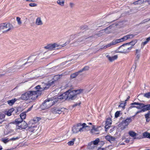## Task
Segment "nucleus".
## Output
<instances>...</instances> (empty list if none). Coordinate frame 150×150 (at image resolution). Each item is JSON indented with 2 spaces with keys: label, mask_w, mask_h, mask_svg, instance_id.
I'll use <instances>...</instances> for the list:
<instances>
[{
  "label": "nucleus",
  "mask_w": 150,
  "mask_h": 150,
  "mask_svg": "<svg viewBox=\"0 0 150 150\" xmlns=\"http://www.w3.org/2000/svg\"><path fill=\"white\" fill-rule=\"evenodd\" d=\"M83 91V89H81L72 91L69 89L62 95L58 96H55L54 97H57V102L59 99H65L69 101L77 100L79 98V95Z\"/></svg>",
  "instance_id": "obj_1"
},
{
  "label": "nucleus",
  "mask_w": 150,
  "mask_h": 150,
  "mask_svg": "<svg viewBox=\"0 0 150 150\" xmlns=\"http://www.w3.org/2000/svg\"><path fill=\"white\" fill-rule=\"evenodd\" d=\"M59 79V76H55L52 80L49 81L48 83H42L41 85L37 86L35 87L34 88L37 90V91L38 92L39 95H40L42 91L47 90L50 86H55L56 83L57 82V80Z\"/></svg>",
  "instance_id": "obj_2"
},
{
  "label": "nucleus",
  "mask_w": 150,
  "mask_h": 150,
  "mask_svg": "<svg viewBox=\"0 0 150 150\" xmlns=\"http://www.w3.org/2000/svg\"><path fill=\"white\" fill-rule=\"evenodd\" d=\"M57 102V97H54L45 100L40 106L39 108L42 110H44L50 108Z\"/></svg>",
  "instance_id": "obj_3"
},
{
  "label": "nucleus",
  "mask_w": 150,
  "mask_h": 150,
  "mask_svg": "<svg viewBox=\"0 0 150 150\" xmlns=\"http://www.w3.org/2000/svg\"><path fill=\"white\" fill-rule=\"evenodd\" d=\"M69 42H66L64 44L61 45H59L56 43L53 44H49L44 47L45 49L51 50H53L58 49L61 47H64L69 43Z\"/></svg>",
  "instance_id": "obj_4"
},
{
  "label": "nucleus",
  "mask_w": 150,
  "mask_h": 150,
  "mask_svg": "<svg viewBox=\"0 0 150 150\" xmlns=\"http://www.w3.org/2000/svg\"><path fill=\"white\" fill-rule=\"evenodd\" d=\"M118 50V52L126 53L129 52L132 50V47H129L127 43L124 44L119 47Z\"/></svg>",
  "instance_id": "obj_5"
},
{
  "label": "nucleus",
  "mask_w": 150,
  "mask_h": 150,
  "mask_svg": "<svg viewBox=\"0 0 150 150\" xmlns=\"http://www.w3.org/2000/svg\"><path fill=\"white\" fill-rule=\"evenodd\" d=\"M27 92L29 99L35 100L39 96L38 92L36 91H28Z\"/></svg>",
  "instance_id": "obj_6"
},
{
  "label": "nucleus",
  "mask_w": 150,
  "mask_h": 150,
  "mask_svg": "<svg viewBox=\"0 0 150 150\" xmlns=\"http://www.w3.org/2000/svg\"><path fill=\"white\" fill-rule=\"evenodd\" d=\"M26 113L25 112H23L21 113L20 115V118L16 119L15 120L14 122L17 125H19L21 123L23 119L25 118L26 117Z\"/></svg>",
  "instance_id": "obj_7"
},
{
  "label": "nucleus",
  "mask_w": 150,
  "mask_h": 150,
  "mask_svg": "<svg viewBox=\"0 0 150 150\" xmlns=\"http://www.w3.org/2000/svg\"><path fill=\"white\" fill-rule=\"evenodd\" d=\"M65 110L64 108H60L59 107H54L52 109V111L54 114H61Z\"/></svg>",
  "instance_id": "obj_8"
},
{
  "label": "nucleus",
  "mask_w": 150,
  "mask_h": 150,
  "mask_svg": "<svg viewBox=\"0 0 150 150\" xmlns=\"http://www.w3.org/2000/svg\"><path fill=\"white\" fill-rule=\"evenodd\" d=\"M100 142V140L98 138H97L96 140H95L89 143L88 144V146H90L91 147V148H89V149H92V147H93V148L94 147V145L93 146H92L91 145L93 144L94 145H96L98 144V143Z\"/></svg>",
  "instance_id": "obj_9"
},
{
  "label": "nucleus",
  "mask_w": 150,
  "mask_h": 150,
  "mask_svg": "<svg viewBox=\"0 0 150 150\" xmlns=\"http://www.w3.org/2000/svg\"><path fill=\"white\" fill-rule=\"evenodd\" d=\"M21 123V125L20 126H18V127L17 128V129H20L21 128L22 129H25L28 127V125L25 121L23 120Z\"/></svg>",
  "instance_id": "obj_10"
},
{
  "label": "nucleus",
  "mask_w": 150,
  "mask_h": 150,
  "mask_svg": "<svg viewBox=\"0 0 150 150\" xmlns=\"http://www.w3.org/2000/svg\"><path fill=\"white\" fill-rule=\"evenodd\" d=\"M14 28L12 25L9 23H6L5 25V28H8V29L4 31L3 33L7 32L11 29H13Z\"/></svg>",
  "instance_id": "obj_11"
},
{
  "label": "nucleus",
  "mask_w": 150,
  "mask_h": 150,
  "mask_svg": "<svg viewBox=\"0 0 150 150\" xmlns=\"http://www.w3.org/2000/svg\"><path fill=\"white\" fill-rule=\"evenodd\" d=\"M32 57H28V60H29V62H25L23 64V66L25 65L26 64H28V66L31 65L35 61V59L32 58Z\"/></svg>",
  "instance_id": "obj_12"
},
{
  "label": "nucleus",
  "mask_w": 150,
  "mask_h": 150,
  "mask_svg": "<svg viewBox=\"0 0 150 150\" xmlns=\"http://www.w3.org/2000/svg\"><path fill=\"white\" fill-rule=\"evenodd\" d=\"M137 106H131L128 108V110L133 108H136L138 109H142L144 107V103H139Z\"/></svg>",
  "instance_id": "obj_13"
},
{
  "label": "nucleus",
  "mask_w": 150,
  "mask_h": 150,
  "mask_svg": "<svg viewBox=\"0 0 150 150\" xmlns=\"http://www.w3.org/2000/svg\"><path fill=\"white\" fill-rule=\"evenodd\" d=\"M106 57L110 62H112L116 59L118 57V56L117 55H115L112 57H110L109 55H107L106 56Z\"/></svg>",
  "instance_id": "obj_14"
},
{
  "label": "nucleus",
  "mask_w": 150,
  "mask_h": 150,
  "mask_svg": "<svg viewBox=\"0 0 150 150\" xmlns=\"http://www.w3.org/2000/svg\"><path fill=\"white\" fill-rule=\"evenodd\" d=\"M131 118L132 117H130L129 118H127L125 120L122 121L121 122V124H127V125H128L132 121Z\"/></svg>",
  "instance_id": "obj_15"
},
{
  "label": "nucleus",
  "mask_w": 150,
  "mask_h": 150,
  "mask_svg": "<svg viewBox=\"0 0 150 150\" xmlns=\"http://www.w3.org/2000/svg\"><path fill=\"white\" fill-rule=\"evenodd\" d=\"M27 92L22 95L21 96L20 98V99L23 100H27L29 99L28 95H27Z\"/></svg>",
  "instance_id": "obj_16"
},
{
  "label": "nucleus",
  "mask_w": 150,
  "mask_h": 150,
  "mask_svg": "<svg viewBox=\"0 0 150 150\" xmlns=\"http://www.w3.org/2000/svg\"><path fill=\"white\" fill-rule=\"evenodd\" d=\"M137 40L136 39L130 42L127 43L129 47H132V49L133 48V46L137 42Z\"/></svg>",
  "instance_id": "obj_17"
},
{
  "label": "nucleus",
  "mask_w": 150,
  "mask_h": 150,
  "mask_svg": "<svg viewBox=\"0 0 150 150\" xmlns=\"http://www.w3.org/2000/svg\"><path fill=\"white\" fill-rule=\"evenodd\" d=\"M16 68V66H14L12 67L11 68L10 67L9 69L6 71V73H10L11 72H13L15 71L16 70L15 69Z\"/></svg>",
  "instance_id": "obj_18"
},
{
  "label": "nucleus",
  "mask_w": 150,
  "mask_h": 150,
  "mask_svg": "<svg viewBox=\"0 0 150 150\" xmlns=\"http://www.w3.org/2000/svg\"><path fill=\"white\" fill-rule=\"evenodd\" d=\"M35 23L38 25H41L43 24V23L41 20L40 18L38 17L36 19Z\"/></svg>",
  "instance_id": "obj_19"
},
{
  "label": "nucleus",
  "mask_w": 150,
  "mask_h": 150,
  "mask_svg": "<svg viewBox=\"0 0 150 150\" xmlns=\"http://www.w3.org/2000/svg\"><path fill=\"white\" fill-rule=\"evenodd\" d=\"M142 138H147L150 139V133L146 132L143 133Z\"/></svg>",
  "instance_id": "obj_20"
},
{
  "label": "nucleus",
  "mask_w": 150,
  "mask_h": 150,
  "mask_svg": "<svg viewBox=\"0 0 150 150\" xmlns=\"http://www.w3.org/2000/svg\"><path fill=\"white\" fill-rule=\"evenodd\" d=\"M72 130L73 133H77L79 132V128L78 126H74L73 127Z\"/></svg>",
  "instance_id": "obj_21"
},
{
  "label": "nucleus",
  "mask_w": 150,
  "mask_h": 150,
  "mask_svg": "<svg viewBox=\"0 0 150 150\" xmlns=\"http://www.w3.org/2000/svg\"><path fill=\"white\" fill-rule=\"evenodd\" d=\"M16 100H17L16 98H14L11 100H8L7 101V103L9 105L11 106L14 104Z\"/></svg>",
  "instance_id": "obj_22"
},
{
  "label": "nucleus",
  "mask_w": 150,
  "mask_h": 150,
  "mask_svg": "<svg viewBox=\"0 0 150 150\" xmlns=\"http://www.w3.org/2000/svg\"><path fill=\"white\" fill-rule=\"evenodd\" d=\"M129 134L130 136L134 137V139H136L135 137L137 135V134L133 131H130L129 132Z\"/></svg>",
  "instance_id": "obj_23"
},
{
  "label": "nucleus",
  "mask_w": 150,
  "mask_h": 150,
  "mask_svg": "<svg viewBox=\"0 0 150 150\" xmlns=\"http://www.w3.org/2000/svg\"><path fill=\"white\" fill-rule=\"evenodd\" d=\"M89 66H85L83 68L79 71V72L81 73L83 71H88L89 70Z\"/></svg>",
  "instance_id": "obj_24"
},
{
  "label": "nucleus",
  "mask_w": 150,
  "mask_h": 150,
  "mask_svg": "<svg viewBox=\"0 0 150 150\" xmlns=\"http://www.w3.org/2000/svg\"><path fill=\"white\" fill-rule=\"evenodd\" d=\"M41 118L40 117H37L36 118H34L33 120L31 121L30 122L33 124L34 123H36Z\"/></svg>",
  "instance_id": "obj_25"
},
{
  "label": "nucleus",
  "mask_w": 150,
  "mask_h": 150,
  "mask_svg": "<svg viewBox=\"0 0 150 150\" xmlns=\"http://www.w3.org/2000/svg\"><path fill=\"white\" fill-rule=\"evenodd\" d=\"M144 2V0H138L134 2L133 4L134 5H140L143 3Z\"/></svg>",
  "instance_id": "obj_26"
},
{
  "label": "nucleus",
  "mask_w": 150,
  "mask_h": 150,
  "mask_svg": "<svg viewBox=\"0 0 150 150\" xmlns=\"http://www.w3.org/2000/svg\"><path fill=\"white\" fill-rule=\"evenodd\" d=\"M122 103H120V105H119L118 106L119 108L122 107L123 109L125 108V106L126 105L127 103V102H124V101H121Z\"/></svg>",
  "instance_id": "obj_27"
},
{
  "label": "nucleus",
  "mask_w": 150,
  "mask_h": 150,
  "mask_svg": "<svg viewBox=\"0 0 150 150\" xmlns=\"http://www.w3.org/2000/svg\"><path fill=\"white\" fill-rule=\"evenodd\" d=\"M80 72H79V71L76 72V73H73V74H71L70 76L71 78L72 79L76 77L79 74Z\"/></svg>",
  "instance_id": "obj_28"
},
{
  "label": "nucleus",
  "mask_w": 150,
  "mask_h": 150,
  "mask_svg": "<svg viewBox=\"0 0 150 150\" xmlns=\"http://www.w3.org/2000/svg\"><path fill=\"white\" fill-rule=\"evenodd\" d=\"M81 38L80 39H79L78 40L74 42V44H79L81 42H82L84 40H85L86 39L88 38H84V39H81V40H80V39L81 38Z\"/></svg>",
  "instance_id": "obj_29"
},
{
  "label": "nucleus",
  "mask_w": 150,
  "mask_h": 150,
  "mask_svg": "<svg viewBox=\"0 0 150 150\" xmlns=\"http://www.w3.org/2000/svg\"><path fill=\"white\" fill-rule=\"evenodd\" d=\"M121 42L120 40L119 39H117L113 40L112 42H111L112 45H116L117 43Z\"/></svg>",
  "instance_id": "obj_30"
},
{
  "label": "nucleus",
  "mask_w": 150,
  "mask_h": 150,
  "mask_svg": "<svg viewBox=\"0 0 150 150\" xmlns=\"http://www.w3.org/2000/svg\"><path fill=\"white\" fill-rule=\"evenodd\" d=\"M57 2L58 4L61 6H63L64 4V0H58Z\"/></svg>",
  "instance_id": "obj_31"
},
{
  "label": "nucleus",
  "mask_w": 150,
  "mask_h": 150,
  "mask_svg": "<svg viewBox=\"0 0 150 150\" xmlns=\"http://www.w3.org/2000/svg\"><path fill=\"white\" fill-rule=\"evenodd\" d=\"M89 27L88 26L86 25H84L81 26L80 29L81 30H87L89 29V28H88Z\"/></svg>",
  "instance_id": "obj_32"
},
{
  "label": "nucleus",
  "mask_w": 150,
  "mask_h": 150,
  "mask_svg": "<svg viewBox=\"0 0 150 150\" xmlns=\"http://www.w3.org/2000/svg\"><path fill=\"white\" fill-rule=\"evenodd\" d=\"M128 36L127 35H126L124 36L121 39H120V42H122L124 41H125L127 39H128Z\"/></svg>",
  "instance_id": "obj_33"
},
{
  "label": "nucleus",
  "mask_w": 150,
  "mask_h": 150,
  "mask_svg": "<svg viewBox=\"0 0 150 150\" xmlns=\"http://www.w3.org/2000/svg\"><path fill=\"white\" fill-rule=\"evenodd\" d=\"M6 23L0 24V31L1 29L5 28V25Z\"/></svg>",
  "instance_id": "obj_34"
},
{
  "label": "nucleus",
  "mask_w": 150,
  "mask_h": 150,
  "mask_svg": "<svg viewBox=\"0 0 150 150\" xmlns=\"http://www.w3.org/2000/svg\"><path fill=\"white\" fill-rule=\"evenodd\" d=\"M121 112V111H116L115 115V118H117L120 116V112Z\"/></svg>",
  "instance_id": "obj_35"
},
{
  "label": "nucleus",
  "mask_w": 150,
  "mask_h": 150,
  "mask_svg": "<svg viewBox=\"0 0 150 150\" xmlns=\"http://www.w3.org/2000/svg\"><path fill=\"white\" fill-rule=\"evenodd\" d=\"M112 120L110 118H107L106 121V124L110 125L112 124Z\"/></svg>",
  "instance_id": "obj_36"
},
{
  "label": "nucleus",
  "mask_w": 150,
  "mask_h": 150,
  "mask_svg": "<svg viewBox=\"0 0 150 150\" xmlns=\"http://www.w3.org/2000/svg\"><path fill=\"white\" fill-rule=\"evenodd\" d=\"M147 106V105H145L144 104V107H143V109H142L143 112H144L147 110H148V107Z\"/></svg>",
  "instance_id": "obj_37"
},
{
  "label": "nucleus",
  "mask_w": 150,
  "mask_h": 150,
  "mask_svg": "<svg viewBox=\"0 0 150 150\" xmlns=\"http://www.w3.org/2000/svg\"><path fill=\"white\" fill-rule=\"evenodd\" d=\"M144 96L147 98H150V92L143 94Z\"/></svg>",
  "instance_id": "obj_38"
},
{
  "label": "nucleus",
  "mask_w": 150,
  "mask_h": 150,
  "mask_svg": "<svg viewBox=\"0 0 150 150\" xmlns=\"http://www.w3.org/2000/svg\"><path fill=\"white\" fill-rule=\"evenodd\" d=\"M1 141L3 142L4 143L6 144L8 142L10 141L9 139L8 138L4 139L2 138L1 139Z\"/></svg>",
  "instance_id": "obj_39"
},
{
  "label": "nucleus",
  "mask_w": 150,
  "mask_h": 150,
  "mask_svg": "<svg viewBox=\"0 0 150 150\" xmlns=\"http://www.w3.org/2000/svg\"><path fill=\"white\" fill-rule=\"evenodd\" d=\"M150 111H148V113L145 115V117L146 119L150 118Z\"/></svg>",
  "instance_id": "obj_40"
},
{
  "label": "nucleus",
  "mask_w": 150,
  "mask_h": 150,
  "mask_svg": "<svg viewBox=\"0 0 150 150\" xmlns=\"http://www.w3.org/2000/svg\"><path fill=\"white\" fill-rule=\"evenodd\" d=\"M111 45H112L111 44V43L110 42V43H109L108 44H107L106 45L104 46L103 48H100V49L101 50V49H102L103 48L104 49H105L106 48H108L109 47H110Z\"/></svg>",
  "instance_id": "obj_41"
},
{
  "label": "nucleus",
  "mask_w": 150,
  "mask_h": 150,
  "mask_svg": "<svg viewBox=\"0 0 150 150\" xmlns=\"http://www.w3.org/2000/svg\"><path fill=\"white\" fill-rule=\"evenodd\" d=\"M16 20L18 22V24L19 25H20L21 24L22 22L21 20V18L19 17H16Z\"/></svg>",
  "instance_id": "obj_42"
},
{
  "label": "nucleus",
  "mask_w": 150,
  "mask_h": 150,
  "mask_svg": "<svg viewBox=\"0 0 150 150\" xmlns=\"http://www.w3.org/2000/svg\"><path fill=\"white\" fill-rule=\"evenodd\" d=\"M140 57V55L139 54H138L137 55L136 57V59L135 60V63L137 64V62L138 61L139 59V57Z\"/></svg>",
  "instance_id": "obj_43"
},
{
  "label": "nucleus",
  "mask_w": 150,
  "mask_h": 150,
  "mask_svg": "<svg viewBox=\"0 0 150 150\" xmlns=\"http://www.w3.org/2000/svg\"><path fill=\"white\" fill-rule=\"evenodd\" d=\"M93 130H94V131L96 132L98 131V128H95L94 125H93L92 127V129L91 130V131H92Z\"/></svg>",
  "instance_id": "obj_44"
},
{
  "label": "nucleus",
  "mask_w": 150,
  "mask_h": 150,
  "mask_svg": "<svg viewBox=\"0 0 150 150\" xmlns=\"http://www.w3.org/2000/svg\"><path fill=\"white\" fill-rule=\"evenodd\" d=\"M20 137H13L9 139L10 141H15L17 139H18Z\"/></svg>",
  "instance_id": "obj_45"
},
{
  "label": "nucleus",
  "mask_w": 150,
  "mask_h": 150,
  "mask_svg": "<svg viewBox=\"0 0 150 150\" xmlns=\"http://www.w3.org/2000/svg\"><path fill=\"white\" fill-rule=\"evenodd\" d=\"M111 135H107L105 137V139L106 140L109 141L110 142H111L110 141V138L111 137Z\"/></svg>",
  "instance_id": "obj_46"
},
{
  "label": "nucleus",
  "mask_w": 150,
  "mask_h": 150,
  "mask_svg": "<svg viewBox=\"0 0 150 150\" xmlns=\"http://www.w3.org/2000/svg\"><path fill=\"white\" fill-rule=\"evenodd\" d=\"M86 124L85 123H83L82 124V127H83L84 128L87 127L88 128V129H89V128H90L89 126H86Z\"/></svg>",
  "instance_id": "obj_47"
},
{
  "label": "nucleus",
  "mask_w": 150,
  "mask_h": 150,
  "mask_svg": "<svg viewBox=\"0 0 150 150\" xmlns=\"http://www.w3.org/2000/svg\"><path fill=\"white\" fill-rule=\"evenodd\" d=\"M128 39L132 38L134 36V35L132 34H129L127 35Z\"/></svg>",
  "instance_id": "obj_48"
},
{
  "label": "nucleus",
  "mask_w": 150,
  "mask_h": 150,
  "mask_svg": "<svg viewBox=\"0 0 150 150\" xmlns=\"http://www.w3.org/2000/svg\"><path fill=\"white\" fill-rule=\"evenodd\" d=\"M68 144L69 146L73 145L74 144V141H69L68 142Z\"/></svg>",
  "instance_id": "obj_49"
},
{
  "label": "nucleus",
  "mask_w": 150,
  "mask_h": 150,
  "mask_svg": "<svg viewBox=\"0 0 150 150\" xmlns=\"http://www.w3.org/2000/svg\"><path fill=\"white\" fill-rule=\"evenodd\" d=\"M29 5L30 7H35L37 6V4L35 3H30Z\"/></svg>",
  "instance_id": "obj_50"
},
{
  "label": "nucleus",
  "mask_w": 150,
  "mask_h": 150,
  "mask_svg": "<svg viewBox=\"0 0 150 150\" xmlns=\"http://www.w3.org/2000/svg\"><path fill=\"white\" fill-rule=\"evenodd\" d=\"M135 64L133 65L132 66V67L131 68V69L133 70V71H134V70L136 68V64H135Z\"/></svg>",
  "instance_id": "obj_51"
},
{
  "label": "nucleus",
  "mask_w": 150,
  "mask_h": 150,
  "mask_svg": "<svg viewBox=\"0 0 150 150\" xmlns=\"http://www.w3.org/2000/svg\"><path fill=\"white\" fill-rule=\"evenodd\" d=\"M28 129H32V128H35V126L33 125H31V126H30L29 125V126H28Z\"/></svg>",
  "instance_id": "obj_52"
},
{
  "label": "nucleus",
  "mask_w": 150,
  "mask_h": 150,
  "mask_svg": "<svg viewBox=\"0 0 150 150\" xmlns=\"http://www.w3.org/2000/svg\"><path fill=\"white\" fill-rule=\"evenodd\" d=\"M106 125L105 127V131H107V129H108L110 126H108L109 125H107V124H106Z\"/></svg>",
  "instance_id": "obj_53"
},
{
  "label": "nucleus",
  "mask_w": 150,
  "mask_h": 150,
  "mask_svg": "<svg viewBox=\"0 0 150 150\" xmlns=\"http://www.w3.org/2000/svg\"><path fill=\"white\" fill-rule=\"evenodd\" d=\"M81 104V103L80 102L79 103H76V104L74 105H73L72 106V107L73 108H74L75 107H76V106H78V105H80V104Z\"/></svg>",
  "instance_id": "obj_54"
},
{
  "label": "nucleus",
  "mask_w": 150,
  "mask_h": 150,
  "mask_svg": "<svg viewBox=\"0 0 150 150\" xmlns=\"http://www.w3.org/2000/svg\"><path fill=\"white\" fill-rule=\"evenodd\" d=\"M33 105H32L30 107L28 108L27 109V110L25 112L27 113V112H28L32 110V108H33Z\"/></svg>",
  "instance_id": "obj_55"
},
{
  "label": "nucleus",
  "mask_w": 150,
  "mask_h": 150,
  "mask_svg": "<svg viewBox=\"0 0 150 150\" xmlns=\"http://www.w3.org/2000/svg\"><path fill=\"white\" fill-rule=\"evenodd\" d=\"M12 115V113L11 111H8L6 113V115L8 116H10Z\"/></svg>",
  "instance_id": "obj_56"
},
{
  "label": "nucleus",
  "mask_w": 150,
  "mask_h": 150,
  "mask_svg": "<svg viewBox=\"0 0 150 150\" xmlns=\"http://www.w3.org/2000/svg\"><path fill=\"white\" fill-rule=\"evenodd\" d=\"M139 104V103L138 102H134L132 103H131L130 105H132V106H133V105H138Z\"/></svg>",
  "instance_id": "obj_57"
},
{
  "label": "nucleus",
  "mask_w": 150,
  "mask_h": 150,
  "mask_svg": "<svg viewBox=\"0 0 150 150\" xmlns=\"http://www.w3.org/2000/svg\"><path fill=\"white\" fill-rule=\"evenodd\" d=\"M115 138L114 137H113L112 136H111V137L110 138V141H113L115 139Z\"/></svg>",
  "instance_id": "obj_58"
},
{
  "label": "nucleus",
  "mask_w": 150,
  "mask_h": 150,
  "mask_svg": "<svg viewBox=\"0 0 150 150\" xmlns=\"http://www.w3.org/2000/svg\"><path fill=\"white\" fill-rule=\"evenodd\" d=\"M148 42V41L146 40V41L142 42V45H143V46H144V45L146 44Z\"/></svg>",
  "instance_id": "obj_59"
},
{
  "label": "nucleus",
  "mask_w": 150,
  "mask_h": 150,
  "mask_svg": "<svg viewBox=\"0 0 150 150\" xmlns=\"http://www.w3.org/2000/svg\"><path fill=\"white\" fill-rule=\"evenodd\" d=\"M5 115L4 114H2L0 116V118L2 119L4 118L5 117Z\"/></svg>",
  "instance_id": "obj_60"
},
{
  "label": "nucleus",
  "mask_w": 150,
  "mask_h": 150,
  "mask_svg": "<svg viewBox=\"0 0 150 150\" xmlns=\"http://www.w3.org/2000/svg\"><path fill=\"white\" fill-rule=\"evenodd\" d=\"M85 128L83 127H81L79 128V132H81V131H83L84 129H85Z\"/></svg>",
  "instance_id": "obj_61"
},
{
  "label": "nucleus",
  "mask_w": 150,
  "mask_h": 150,
  "mask_svg": "<svg viewBox=\"0 0 150 150\" xmlns=\"http://www.w3.org/2000/svg\"><path fill=\"white\" fill-rule=\"evenodd\" d=\"M143 112V111L142 110V109L141 110H139V111H138L136 113H135V114L136 115H137V114H138V113H140V112Z\"/></svg>",
  "instance_id": "obj_62"
},
{
  "label": "nucleus",
  "mask_w": 150,
  "mask_h": 150,
  "mask_svg": "<svg viewBox=\"0 0 150 150\" xmlns=\"http://www.w3.org/2000/svg\"><path fill=\"white\" fill-rule=\"evenodd\" d=\"M147 107H148V108L149 111H150V104H147Z\"/></svg>",
  "instance_id": "obj_63"
},
{
  "label": "nucleus",
  "mask_w": 150,
  "mask_h": 150,
  "mask_svg": "<svg viewBox=\"0 0 150 150\" xmlns=\"http://www.w3.org/2000/svg\"><path fill=\"white\" fill-rule=\"evenodd\" d=\"M98 150H106V149L105 148H99Z\"/></svg>",
  "instance_id": "obj_64"
}]
</instances>
